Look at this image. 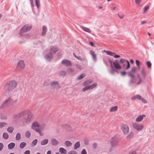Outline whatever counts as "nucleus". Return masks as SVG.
<instances>
[{
  "label": "nucleus",
  "instance_id": "nucleus-1",
  "mask_svg": "<svg viewBox=\"0 0 154 154\" xmlns=\"http://www.w3.org/2000/svg\"><path fill=\"white\" fill-rule=\"evenodd\" d=\"M45 126L44 124L40 125L37 122H34L32 124V128L36 132L38 133L41 135H42V134L41 131L42 130Z\"/></svg>",
  "mask_w": 154,
  "mask_h": 154
},
{
  "label": "nucleus",
  "instance_id": "nucleus-2",
  "mask_svg": "<svg viewBox=\"0 0 154 154\" xmlns=\"http://www.w3.org/2000/svg\"><path fill=\"white\" fill-rule=\"evenodd\" d=\"M17 85V83L15 80H11L5 84L4 89L7 91H10L15 88Z\"/></svg>",
  "mask_w": 154,
  "mask_h": 154
},
{
  "label": "nucleus",
  "instance_id": "nucleus-3",
  "mask_svg": "<svg viewBox=\"0 0 154 154\" xmlns=\"http://www.w3.org/2000/svg\"><path fill=\"white\" fill-rule=\"evenodd\" d=\"M28 113L27 110H24L21 111L18 113L14 115L13 117V119L14 120V121L16 122L19 119H23L25 116H26Z\"/></svg>",
  "mask_w": 154,
  "mask_h": 154
},
{
  "label": "nucleus",
  "instance_id": "nucleus-4",
  "mask_svg": "<svg viewBox=\"0 0 154 154\" xmlns=\"http://www.w3.org/2000/svg\"><path fill=\"white\" fill-rule=\"evenodd\" d=\"M129 77L130 78V79L129 81L128 85L130 86H131L134 84L136 83L137 79L135 75L132 74L131 72H128Z\"/></svg>",
  "mask_w": 154,
  "mask_h": 154
},
{
  "label": "nucleus",
  "instance_id": "nucleus-5",
  "mask_svg": "<svg viewBox=\"0 0 154 154\" xmlns=\"http://www.w3.org/2000/svg\"><path fill=\"white\" fill-rule=\"evenodd\" d=\"M33 115L32 113L29 114L27 116V117L22 119L23 123L25 125V124H28L30 123L33 120Z\"/></svg>",
  "mask_w": 154,
  "mask_h": 154
},
{
  "label": "nucleus",
  "instance_id": "nucleus-6",
  "mask_svg": "<svg viewBox=\"0 0 154 154\" xmlns=\"http://www.w3.org/2000/svg\"><path fill=\"white\" fill-rule=\"evenodd\" d=\"M32 27V25L29 24L23 26L21 29L20 35H23L24 33L27 32L31 29Z\"/></svg>",
  "mask_w": 154,
  "mask_h": 154
},
{
  "label": "nucleus",
  "instance_id": "nucleus-7",
  "mask_svg": "<svg viewBox=\"0 0 154 154\" xmlns=\"http://www.w3.org/2000/svg\"><path fill=\"white\" fill-rule=\"evenodd\" d=\"M110 143L112 147H115L118 145L119 140L116 135H114L111 138Z\"/></svg>",
  "mask_w": 154,
  "mask_h": 154
},
{
  "label": "nucleus",
  "instance_id": "nucleus-8",
  "mask_svg": "<svg viewBox=\"0 0 154 154\" xmlns=\"http://www.w3.org/2000/svg\"><path fill=\"white\" fill-rule=\"evenodd\" d=\"M121 128L124 135L127 134L129 132V129L127 125L125 124L122 125L121 126Z\"/></svg>",
  "mask_w": 154,
  "mask_h": 154
},
{
  "label": "nucleus",
  "instance_id": "nucleus-9",
  "mask_svg": "<svg viewBox=\"0 0 154 154\" xmlns=\"http://www.w3.org/2000/svg\"><path fill=\"white\" fill-rule=\"evenodd\" d=\"M132 124L134 128L137 131H140L143 128V125H139L138 123H136L133 122Z\"/></svg>",
  "mask_w": 154,
  "mask_h": 154
},
{
  "label": "nucleus",
  "instance_id": "nucleus-10",
  "mask_svg": "<svg viewBox=\"0 0 154 154\" xmlns=\"http://www.w3.org/2000/svg\"><path fill=\"white\" fill-rule=\"evenodd\" d=\"M12 100L11 97H9L8 98L5 100L0 106V109H2L6 107L8 103L10 102Z\"/></svg>",
  "mask_w": 154,
  "mask_h": 154
},
{
  "label": "nucleus",
  "instance_id": "nucleus-11",
  "mask_svg": "<svg viewBox=\"0 0 154 154\" xmlns=\"http://www.w3.org/2000/svg\"><path fill=\"white\" fill-rule=\"evenodd\" d=\"M25 66V64L23 60H20L18 63L17 68L19 70H21L23 69Z\"/></svg>",
  "mask_w": 154,
  "mask_h": 154
},
{
  "label": "nucleus",
  "instance_id": "nucleus-12",
  "mask_svg": "<svg viewBox=\"0 0 154 154\" xmlns=\"http://www.w3.org/2000/svg\"><path fill=\"white\" fill-rule=\"evenodd\" d=\"M61 63L62 64L65 65L66 66H70L72 65L71 62L69 60L66 59L63 60L62 61Z\"/></svg>",
  "mask_w": 154,
  "mask_h": 154
},
{
  "label": "nucleus",
  "instance_id": "nucleus-13",
  "mask_svg": "<svg viewBox=\"0 0 154 154\" xmlns=\"http://www.w3.org/2000/svg\"><path fill=\"white\" fill-rule=\"evenodd\" d=\"M53 57V54L51 52L46 55L45 57V58L48 61H49L51 60Z\"/></svg>",
  "mask_w": 154,
  "mask_h": 154
},
{
  "label": "nucleus",
  "instance_id": "nucleus-14",
  "mask_svg": "<svg viewBox=\"0 0 154 154\" xmlns=\"http://www.w3.org/2000/svg\"><path fill=\"white\" fill-rule=\"evenodd\" d=\"M51 86L53 88L58 89L60 86L59 85L58 82L57 81H54L51 84Z\"/></svg>",
  "mask_w": 154,
  "mask_h": 154
},
{
  "label": "nucleus",
  "instance_id": "nucleus-15",
  "mask_svg": "<svg viewBox=\"0 0 154 154\" xmlns=\"http://www.w3.org/2000/svg\"><path fill=\"white\" fill-rule=\"evenodd\" d=\"M93 82V81L90 79H88L85 81L83 84V86H87L89 85Z\"/></svg>",
  "mask_w": 154,
  "mask_h": 154
},
{
  "label": "nucleus",
  "instance_id": "nucleus-16",
  "mask_svg": "<svg viewBox=\"0 0 154 154\" xmlns=\"http://www.w3.org/2000/svg\"><path fill=\"white\" fill-rule=\"evenodd\" d=\"M90 53L92 55L93 60L94 61H96L97 60V58L95 52L93 51L90 50Z\"/></svg>",
  "mask_w": 154,
  "mask_h": 154
},
{
  "label": "nucleus",
  "instance_id": "nucleus-17",
  "mask_svg": "<svg viewBox=\"0 0 154 154\" xmlns=\"http://www.w3.org/2000/svg\"><path fill=\"white\" fill-rule=\"evenodd\" d=\"M51 143L53 146H56L59 143L58 141L55 138H52L51 139Z\"/></svg>",
  "mask_w": 154,
  "mask_h": 154
},
{
  "label": "nucleus",
  "instance_id": "nucleus-18",
  "mask_svg": "<svg viewBox=\"0 0 154 154\" xmlns=\"http://www.w3.org/2000/svg\"><path fill=\"white\" fill-rule=\"evenodd\" d=\"M145 116L144 115H141L139 116L136 119V121L137 122H140L142 121Z\"/></svg>",
  "mask_w": 154,
  "mask_h": 154
},
{
  "label": "nucleus",
  "instance_id": "nucleus-19",
  "mask_svg": "<svg viewBox=\"0 0 154 154\" xmlns=\"http://www.w3.org/2000/svg\"><path fill=\"white\" fill-rule=\"evenodd\" d=\"M59 152L61 154H66L67 153L66 150L63 147H60L59 149Z\"/></svg>",
  "mask_w": 154,
  "mask_h": 154
},
{
  "label": "nucleus",
  "instance_id": "nucleus-20",
  "mask_svg": "<svg viewBox=\"0 0 154 154\" xmlns=\"http://www.w3.org/2000/svg\"><path fill=\"white\" fill-rule=\"evenodd\" d=\"M47 28L45 26H44L42 27V33L41 35L42 36H43L46 34L47 31Z\"/></svg>",
  "mask_w": 154,
  "mask_h": 154
},
{
  "label": "nucleus",
  "instance_id": "nucleus-21",
  "mask_svg": "<svg viewBox=\"0 0 154 154\" xmlns=\"http://www.w3.org/2000/svg\"><path fill=\"white\" fill-rule=\"evenodd\" d=\"M113 68L116 69H119L121 68V66L118 63H113Z\"/></svg>",
  "mask_w": 154,
  "mask_h": 154
},
{
  "label": "nucleus",
  "instance_id": "nucleus-22",
  "mask_svg": "<svg viewBox=\"0 0 154 154\" xmlns=\"http://www.w3.org/2000/svg\"><path fill=\"white\" fill-rule=\"evenodd\" d=\"M81 28L85 32L88 33H91V30L88 28L84 27L83 26H81Z\"/></svg>",
  "mask_w": 154,
  "mask_h": 154
},
{
  "label": "nucleus",
  "instance_id": "nucleus-23",
  "mask_svg": "<svg viewBox=\"0 0 154 154\" xmlns=\"http://www.w3.org/2000/svg\"><path fill=\"white\" fill-rule=\"evenodd\" d=\"M86 76V75L84 73H82L79 75V76L77 77L76 78L77 80H80L84 78Z\"/></svg>",
  "mask_w": 154,
  "mask_h": 154
},
{
  "label": "nucleus",
  "instance_id": "nucleus-24",
  "mask_svg": "<svg viewBox=\"0 0 154 154\" xmlns=\"http://www.w3.org/2000/svg\"><path fill=\"white\" fill-rule=\"evenodd\" d=\"M58 50V49L53 46H51L50 47V51H51L53 52L54 53Z\"/></svg>",
  "mask_w": 154,
  "mask_h": 154
},
{
  "label": "nucleus",
  "instance_id": "nucleus-25",
  "mask_svg": "<svg viewBox=\"0 0 154 154\" xmlns=\"http://www.w3.org/2000/svg\"><path fill=\"white\" fill-rule=\"evenodd\" d=\"M15 145V143L13 142L11 143L8 145V148L9 149H11L14 147Z\"/></svg>",
  "mask_w": 154,
  "mask_h": 154
},
{
  "label": "nucleus",
  "instance_id": "nucleus-26",
  "mask_svg": "<svg viewBox=\"0 0 154 154\" xmlns=\"http://www.w3.org/2000/svg\"><path fill=\"white\" fill-rule=\"evenodd\" d=\"M48 139H46L42 140L41 142V145H44L47 144L48 142Z\"/></svg>",
  "mask_w": 154,
  "mask_h": 154
},
{
  "label": "nucleus",
  "instance_id": "nucleus-27",
  "mask_svg": "<svg viewBox=\"0 0 154 154\" xmlns=\"http://www.w3.org/2000/svg\"><path fill=\"white\" fill-rule=\"evenodd\" d=\"M104 52L108 55L112 56H113L115 55V53L112 52L110 51H106L104 50Z\"/></svg>",
  "mask_w": 154,
  "mask_h": 154
},
{
  "label": "nucleus",
  "instance_id": "nucleus-28",
  "mask_svg": "<svg viewBox=\"0 0 154 154\" xmlns=\"http://www.w3.org/2000/svg\"><path fill=\"white\" fill-rule=\"evenodd\" d=\"M80 146V143L79 141L77 142L74 144V149L75 150L76 149H77L79 148Z\"/></svg>",
  "mask_w": 154,
  "mask_h": 154
},
{
  "label": "nucleus",
  "instance_id": "nucleus-29",
  "mask_svg": "<svg viewBox=\"0 0 154 154\" xmlns=\"http://www.w3.org/2000/svg\"><path fill=\"white\" fill-rule=\"evenodd\" d=\"M65 144L67 147H70L72 145V143L68 140L66 141L65 142Z\"/></svg>",
  "mask_w": 154,
  "mask_h": 154
},
{
  "label": "nucleus",
  "instance_id": "nucleus-30",
  "mask_svg": "<svg viewBox=\"0 0 154 154\" xmlns=\"http://www.w3.org/2000/svg\"><path fill=\"white\" fill-rule=\"evenodd\" d=\"M141 72L142 77L143 78H145L146 76V74L145 73L144 69L143 68H142V69Z\"/></svg>",
  "mask_w": 154,
  "mask_h": 154
},
{
  "label": "nucleus",
  "instance_id": "nucleus-31",
  "mask_svg": "<svg viewBox=\"0 0 154 154\" xmlns=\"http://www.w3.org/2000/svg\"><path fill=\"white\" fill-rule=\"evenodd\" d=\"M62 126L63 127V128H65L66 129H67L68 130H70V126L68 125H62Z\"/></svg>",
  "mask_w": 154,
  "mask_h": 154
},
{
  "label": "nucleus",
  "instance_id": "nucleus-32",
  "mask_svg": "<svg viewBox=\"0 0 154 154\" xmlns=\"http://www.w3.org/2000/svg\"><path fill=\"white\" fill-rule=\"evenodd\" d=\"M26 143L25 142H22L20 144V147L21 148L23 149L26 146Z\"/></svg>",
  "mask_w": 154,
  "mask_h": 154
},
{
  "label": "nucleus",
  "instance_id": "nucleus-33",
  "mask_svg": "<svg viewBox=\"0 0 154 154\" xmlns=\"http://www.w3.org/2000/svg\"><path fill=\"white\" fill-rule=\"evenodd\" d=\"M97 84L96 83H94L91 85L88 86L89 89H92L95 88L97 86Z\"/></svg>",
  "mask_w": 154,
  "mask_h": 154
},
{
  "label": "nucleus",
  "instance_id": "nucleus-34",
  "mask_svg": "<svg viewBox=\"0 0 154 154\" xmlns=\"http://www.w3.org/2000/svg\"><path fill=\"white\" fill-rule=\"evenodd\" d=\"M2 136L5 139H7L9 137L8 135L6 132H4L3 133Z\"/></svg>",
  "mask_w": 154,
  "mask_h": 154
},
{
  "label": "nucleus",
  "instance_id": "nucleus-35",
  "mask_svg": "<svg viewBox=\"0 0 154 154\" xmlns=\"http://www.w3.org/2000/svg\"><path fill=\"white\" fill-rule=\"evenodd\" d=\"M134 135V133L132 132H131L127 136L126 138L127 139H130L132 138Z\"/></svg>",
  "mask_w": 154,
  "mask_h": 154
},
{
  "label": "nucleus",
  "instance_id": "nucleus-36",
  "mask_svg": "<svg viewBox=\"0 0 154 154\" xmlns=\"http://www.w3.org/2000/svg\"><path fill=\"white\" fill-rule=\"evenodd\" d=\"M13 130L14 128L12 126L8 127L7 129V131L10 133H12Z\"/></svg>",
  "mask_w": 154,
  "mask_h": 154
},
{
  "label": "nucleus",
  "instance_id": "nucleus-37",
  "mask_svg": "<svg viewBox=\"0 0 154 154\" xmlns=\"http://www.w3.org/2000/svg\"><path fill=\"white\" fill-rule=\"evenodd\" d=\"M38 142V140L37 139H35L34 140L32 143V146H35Z\"/></svg>",
  "mask_w": 154,
  "mask_h": 154
},
{
  "label": "nucleus",
  "instance_id": "nucleus-38",
  "mask_svg": "<svg viewBox=\"0 0 154 154\" xmlns=\"http://www.w3.org/2000/svg\"><path fill=\"white\" fill-rule=\"evenodd\" d=\"M21 138V134L20 133L17 134L16 136V139L17 140H19Z\"/></svg>",
  "mask_w": 154,
  "mask_h": 154
},
{
  "label": "nucleus",
  "instance_id": "nucleus-39",
  "mask_svg": "<svg viewBox=\"0 0 154 154\" xmlns=\"http://www.w3.org/2000/svg\"><path fill=\"white\" fill-rule=\"evenodd\" d=\"M76 59L82 61H84L85 60V58L83 57H81L80 56H78Z\"/></svg>",
  "mask_w": 154,
  "mask_h": 154
},
{
  "label": "nucleus",
  "instance_id": "nucleus-40",
  "mask_svg": "<svg viewBox=\"0 0 154 154\" xmlns=\"http://www.w3.org/2000/svg\"><path fill=\"white\" fill-rule=\"evenodd\" d=\"M117 108H118V107L117 106H115L114 107L111 108L110 109V112H114L117 110Z\"/></svg>",
  "mask_w": 154,
  "mask_h": 154
},
{
  "label": "nucleus",
  "instance_id": "nucleus-41",
  "mask_svg": "<svg viewBox=\"0 0 154 154\" xmlns=\"http://www.w3.org/2000/svg\"><path fill=\"white\" fill-rule=\"evenodd\" d=\"M31 135V133L29 131H27L25 133V136L27 138H29L30 137Z\"/></svg>",
  "mask_w": 154,
  "mask_h": 154
},
{
  "label": "nucleus",
  "instance_id": "nucleus-42",
  "mask_svg": "<svg viewBox=\"0 0 154 154\" xmlns=\"http://www.w3.org/2000/svg\"><path fill=\"white\" fill-rule=\"evenodd\" d=\"M142 97L140 95H137L135 97L132 98V99L137 98L139 100H140L142 98Z\"/></svg>",
  "mask_w": 154,
  "mask_h": 154
},
{
  "label": "nucleus",
  "instance_id": "nucleus-43",
  "mask_svg": "<svg viewBox=\"0 0 154 154\" xmlns=\"http://www.w3.org/2000/svg\"><path fill=\"white\" fill-rule=\"evenodd\" d=\"M35 5L38 8H39V0H34Z\"/></svg>",
  "mask_w": 154,
  "mask_h": 154
},
{
  "label": "nucleus",
  "instance_id": "nucleus-44",
  "mask_svg": "<svg viewBox=\"0 0 154 154\" xmlns=\"http://www.w3.org/2000/svg\"><path fill=\"white\" fill-rule=\"evenodd\" d=\"M59 74L60 75L64 76L66 75V72L65 71H61L60 72Z\"/></svg>",
  "mask_w": 154,
  "mask_h": 154
},
{
  "label": "nucleus",
  "instance_id": "nucleus-45",
  "mask_svg": "<svg viewBox=\"0 0 154 154\" xmlns=\"http://www.w3.org/2000/svg\"><path fill=\"white\" fill-rule=\"evenodd\" d=\"M7 125V124L5 122H0V128H2Z\"/></svg>",
  "mask_w": 154,
  "mask_h": 154
},
{
  "label": "nucleus",
  "instance_id": "nucleus-46",
  "mask_svg": "<svg viewBox=\"0 0 154 154\" xmlns=\"http://www.w3.org/2000/svg\"><path fill=\"white\" fill-rule=\"evenodd\" d=\"M146 64L149 68H151L152 63L149 61H147L146 62Z\"/></svg>",
  "mask_w": 154,
  "mask_h": 154
},
{
  "label": "nucleus",
  "instance_id": "nucleus-47",
  "mask_svg": "<svg viewBox=\"0 0 154 154\" xmlns=\"http://www.w3.org/2000/svg\"><path fill=\"white\" fill-rule=\"evenodd\" d=\"M137 77H138V78L139 79V82L137 83V85H139L140 83L142 82V80H141L140 77V76H139V74H138L137 75Z\"/></svg>",
  "mask_w": 154,
  "mask_h": 154
},
{
  "label": "nucleus",
  "instance_id": "nucleus-48",
  "mask_svg": "<svg viewBox=\"0 0 154 154\" xmlns=\"http://www.w3.org/2000/svg\"><path fill=\"white\" fill-rule=\"evenodd\" d=\"M112 70L110 71V72L111 74H113L115 73L116 70L113 68H113H112Z\"/></svg>",
  "mask_w": 154,
  "mask_h": 154
},
{
  "label": "nucleus",
  "instance_id": "nucleus-49",
  "mask_svg": "<svg viewBox=\"0 0 154 154\" xmlns=\"http://www.w3.org/2000/svg\"><path fill=\"white\" fill-rule=\"evenodd\" d=\"M136 65H137L139 69L140 68V62L138 60H136Z\"/></svg>",
  "mask_w": 154,
  "mask_h": 154
},
{
  "label": "nucleus",
  "instance_id": "nucleus-50",
  "mask_svg": "<svg viewBox=\"0 0 154 154\" xmlns=\"http://www.w3.org/2000/svg\"><path fill=\"white\" fill-rule=\"evenodd\" d=\"M88 90H89V87L88 86H86V87L82 89V91L83 92H84Z\"/></svg>",
  "mask_w": 154,
  "mask_h": 154
},
{
  "label": "nucleus",
  "instance_id": "nucleus-51",
  "mask_svg": "<svg viewBox=\"0 0 154 154\" xmlns=\"http://www.w3.org/2000/svg\"><path fill=\"white\" fill-rule=\"evenodd\" d=\"M127 60H124V59H121L120 60V63H126V61Z\"/></svg>",
  "mask_w": 154,
  "mask_h": 154
},
{
  "label": "nucleus",
  "instance_id": "nucleus-52",
  "mask_svg": "<svg viewBox=\"0 0 154 154\" xmlns=\"http://www.w3.org/2000/svg\"><path fill=\"white\" fill-rule=\"evenodd\" d=\"M149 8V7L148 6H145L144 8L143 12H145L147 11V10Z\"/></svg>",
  "mask_w": 154,
  "mask_h": 154
},
{
  "label": "nucleus",
  "instance_id": "nucleus-53",
  "mask_svg": "<svg viewBox=\"0 0 154 154\" xmlns=\"http://www.w3.org/2000/svg\"><path fill=\"white\" fill-rule=\"evenodd\" d=\"M67 70L69 72H73L75 71V69L73 68H68Z\"/></svg>",
  "mask_w": 154,
  "mask_h": 154
},
{
  "label": "nucleus",
  "instance_id": "nucleus-54",
  "mask_svg": "<svg viewBox=\"0 0 154 154\" xmlns=\"http://www.w3.org/2000/svg\"><path fill=\"white\" fill-rule=\"evenodd\" d=\"M126 63H127V66L126 69H128L130 67V64L128 60L126 61Z\"/></svg>",
  "mask_w": 154,
  "mask_h": 154
},
{
  "label": "nucleus",
  "instance_id": "nucleus-55",
  "mask_svg": "<svg viewBox=\"0 0 154 154\" xmlns=\"http://www.w3.org/2000/svg\"><path fill=\"white\" fill-rule=\"evenodd\" d=\"M81 154H87V152L86 149H83L81 152Z\"/></svg>",
  "mask_w": 154,
  "mask_h": 154
},
{
  "label": "nucleus",
  "instance_id": "nucleus-56",
  "mask_svg": "<svg viewBox=\"0 0 154 154\" xmlns=\"http://www.w3.org/2000/svg\"><path fill=\"white\" fill-rule=\"evenodd\" d=\"M23 35L25 38H28L30 37V35L29 34H23Z\"/></svg>",
  "mask_w": 154,
  "mask_h": 154
},
{
  "label": "nucleus",
  "instance_id": "nucleus-57",
  "mask_svg": "<svg viewBox=\"0 0 154 154\" xmlns=\"http://www.w3.org/2000/svg\"><path fill=\"white\" fill-rule=\"evenodd\" d=\"M120 73L122 76H124L126 73L125 71H121Z\"/></svg>",
  "mask_w": 154,
  "mask_h": 154
},
{
  "label": "nucleus",
  "instance_id": "nucleus-58",
  "mask_svg": "<svg viewBox=\"0 0 154 154\" xmlns=\"http://www.w3.org/2000/svg\"><path fill=\"white\" fill-rule=\"evenodd\" d=\"M3 144L2 143H0V151L2 150L3 147Z\"/></svg>",
  "mask_w": 154,
  "mask_h": 154
},
{
  "label": "nucleus",
  "instance_id": "nucleus-59",
  "mask_svg": "<svg viewBox=\"0 0 154 154\" xmlns=\"http://www.w3.org/2000/svg\"><path fill=\"white\" fill-rule=\"evenodd\" d=\"M68 154H77L76 152L74 151L70 152Z\"/></svg>",
  "mask_w": 154,
  "mask_h": 154
},
{
  "label": "nucleus",
  "instance_id": "nucleus-60",
  "mask_svg": "<svg viewBox=\"0 0 154 154\" xmlns=\"http://www.w3.org/2000/svg\"><path fill=\"white\" fill-rule=\"evenodd\" d=\"M128 154H136V152L135 150H132L129 152Z\"/></svg>",
  "mask_w": 154,
  "mask_h": 154
},
{
  "label": "nucleus",
  "instance_id": "nucleus-61",
  "mask_svg": "<svg viewBox=\"0 0 154 154\" xmlns=\"http://www.w3.org/2000/svg\"><path fill=\"white\" fill-rule=\"evenodd\" d=\"M136 71V68L135 67H133L131 69V71L133 72H135Z\"/></svg>",
  "mask_w": 154,
  "mask_h": 154
},
{
  "label": "nucleus",
  "instance_id": "nucleus-62",
  "mask_svg": "<svg viewBox=\"0 0 154 154\" xmlns=\"http://www.w3.org/2000/svg\"><path fill=\"white\" fill-rule=\"evenodd\" d=\"M140 100H141L143 103H147L146 100L142 97Z\"/></svg>",
  "mask_w": 154,
  "mask_h": 154
},
{
  "label": "nucleus",
  "instance_id": "nucleus-63",
  "mask_svg": "<svg viewBox=\"0 0 154 154\" xmlns=\"http://www.w3.org/2000/svg\"><path fill=\"white\" fill-rule=\"evenodd\" d=\"M142 0H135L136 3L137 4L139 5L141 2Z\"/></svg>",
  "mask_w": 154,
  "mask_h": 154
},
{
  "label": "nucleus",
  "instance_id": "nucleus-64",
  "mask_svg": "<svg viewBox=\"0 0 154 154\" xmlns=\"http://www.w3.org/2000/svg\"><path fill=\"white\" fill-rule=\"evenodd\" d=\"M30 153L29 150H27L23 154H30Z\"/></svg>",
  "mask_w": 154,
  "mask_h": 154
}]
</instances>
